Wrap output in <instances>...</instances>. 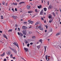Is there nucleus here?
I'll use <instances>...</instances> for the list:
<instances>
[{"label":"nucleus","mask_w":61,"mask_h":61,"mask_svg":"<svg viewBox=\"0 0 61 61\" xmlns=\"http://www.w3.org/2000/svg\"><path fill=\"white\" fill-rule=\"evenodd\" d=\"M24 35H26V31L25 30H24L22 31Z\"/></svg>","instance_id":"obj_1"},{"label":"nucleus","mask_w":61,"mask_h":61,"mask_svg":"<svg viewBox=\"0 0 61 61\" xmlns=\"http://www.w3.org/2000/svg\"><path fill=\"white\" fill-rule=\"evenodd\" d=\"M41 27V26H39L38 27V28H40Z\"/></svg>","instance_id":"obj_47"},{"label":"nucleus","mask_w":61,"mask_h":61,"mask_svg":"<svg viewBox=\"0 0 61 61\" xmlns=\"http://www.w3.org/2000/svg\"><path fill=\"white\" fill-rule=\"evenodd\" d=\"M33 11H29L28 13H29V14H30V13H32V12Z\"/></svg>","instance_id":"obj_23"},{"label":"nucleus","mask_w":61,"mask_h":61,"mask_svg":"<svg viewBox=\"0 0 61 61\" xmlns=\"http://www.w3.org/2000/svg\"><path fill=\"white\" fill-rule=\"evenodd\" d=\"M18 35H20V36H23V34H22V33H19V32H18Z\"/></svg>","instance_id":"obj_4"},{"label":"nucleus","mask_w":61,"mask_h":61,"mask_svg":"<svg viewBox=\"0 0 61 61\" xmlns=\"http://www.w3.org/2000/svg\"><path fill=\"white\" fill-rule=\"evenodd\" d=\"M24 24H27V22H24Z\"/></svg>","instance_id":"obj_37"},{"label":"nucleus","mask_w":61,"mask_h":61,"mask_svg":"<svg viewBox=\"0 0 61 61\" xmlns=\"http://www.w3.org/2000/svg\"><path fill=\"white\" fill-rule=\"evenodd\" d=\"M45 26L46 27V29H47V28L48 27V26H47L46 25Z\"/></svg>","instance_id":"obj_41"},{"label":"nucleus","mask_w":61,"mask_h":61,"mask_svg":"<svg viewBox=\"0 0 61 61\" xmlns=\"http://www.w3.org/2000/svg\"><path fill=\"white\" fill-rule=\"evenodd\" d=\"M13 44H14L15 46H16L17 47H18V48L19 47V46H18V44H16V43L15 42L14 43H13Z\"/></svg>","instance_id":"obj_3"},{"label":"nucleus","mask_w":61,"mask_h":61,"mask_svg":"<svg viewBox=\"0 0 61 61\" xmlns=\"http://www.w3.org/2000/svg\"><path fill=\"white\" fill-rule=\"evenodd\" d=\"M5 2H2V4H3V5H4L5 4Z\"/></svg>","instance_id":"obj_45"},{"label":"nucleus","mask_w":61,"mask_h":61,"mask_svg":"<svg viewBox=\"0 0 61 61\" xmlns=\"http://www.w3.org/2000/svg\"><path fill=\"white\" fill-rule=\"evenodd\" d=\"M38 8H39V9H40L41 8H42V5L38 6Z\"/></svg>","instance_id":"obj_10"},{"label":"nucleus","mask_w":61,"mask_h":61,"mask_svg":"<svg viewBox=\"0 0 61 61\" xmlns=\"http://www.w3.org/2000/svg\"><path fill=\"white\" fill-rule=\"evenodd\" d=\"M42 1V3H43V0H41Z\"/></svg>","instance_id":"obj_64"},{"label":"nucleus","mask_w":61,"mask_h":61,"mask_svg":"<svg viewBox=\"0 0 61 61\" xmlns=\"http://www.w3.org/2000/svg\"><path fill=\"white\" fill-rule=\"evenodd\" d=\"M26 7L28 9H30V7L29 5H27Z\"/></svg>","instance_id":"obj_17"},{"label":"nucleus","mask_w":61,"mask_h":61,"mask_svg":"<svg viewBox=\"0 0 61 61\" xmlns=\"http://www.w3.org/2000/svg\"><path fill=\"white\" fill-rule=\"evenodd\" d=\"M22 28L23 29H25L27 28V27L25 26H23L22 27Z\"/></svg>","instance_id":"obj_5"},{"label":"nucleus","mask_w":61,"mask_h":61,"mask_svg":"<svg viewBox=\"0 0 61 61\" xmlns=\"http://www.w3.org/2000/svg\"><path fill=\"white\" fill-rule=\"evenodd\" d=\"M43 10H41V11L40 12V14L41 15H42L43 14Z\"/></svg>","instance_id":"obj_18"},{"label":"nucleus","mask_w":61,"mask_h":61,"mask_svg":"<svg viewBox=\"0 0 61 61\" xmlns=\"http://www.w3.org/2000/svg\"><path fill=\"white\" fill-rule=\"evenodd\" d=\"M10 56V57L11 58H12V56Z\"/></svg>","instance_id":"obj_60"},{"label":"nucleus","mask_w":61,"mask_h":61,"mask_svg":"<svg viewBox=\"0 0 61 61\" xmlns=\"http://www.w3.org/2000/svg\"><path fill=\"white\" fill-rule=\"evenodd\" d=\"M0 43H1V44H3V41H0Z\"/></svg>","instance_id":"obj_39"},{"label":"nucleus","mask_w":61,"mask_h":61,"mask_svg":"<svg viewBox=\"0 0 61 61\" xmlns=\"http://www.w3.org/2000/svg\"><path fill=\"white\" fill-rule=\"evenodd\" d=\"M28 21L30 23V24H33V22L32 21H30V20H29Z\"/></svg>","instance_id":"obj_7"},{"label":"nucleus","mask_w":61,"mask_h":61,"mask_svg":"<svg viewBox=\"0 0 61 61\" xmlns=\"http://www.w3.org/2000/svg\"><path fill=\"white\" fill-rule=\"evenodd\" d=\"M15 11H17V9L16 8L15 9Z\"/></svg>","instance_id":"obj_43"},{"label":"nucleus","mask_w":61,"mask_h":61,"mask_svg":"<svg viewBox=\"0 0 61 61\" xmlns=\"http://www.w3.org/2000/svg\"><path fill=\"white\" fill-rule=\"evenodd\" d=\"M11 10H12V11H13V12H14V8H12V9Z\"/></svg>","instance_id":"obj_38"},{"label":"nucleus","mask_w":61,"mask_h":61,"mask_svg":"<svg viewBox=\"0 0 61 61\" xmlns=\"http://www.w3.org/2000/svg\"><path fill=\"white\" fill-rule=\"evenodd\" d=\"M17 30V28H15V30Z\"/></svg>","instance_id":"obj_56"},{"label":"nucleus","mask_w":61,"mask_h":61,"mask_svg":"<svg viewBox=\"0 0 61 61\" xmlns=\"http://www.w3.org/2000/svg\"><path fill=\"white\" fill-rule=\"evenodd\" d=\"M15 27H17V24H15Z\"/></svg>","instance_id":"obj_46"},{"label":"nucleus","mask_w":61,"mask_h":61,"mask_svg":"<svg viewBox=\"0 0 61 61\" xmlns=\"http://www.w3.org/2000/svg\"><path fill=\"white\" fill-rule=\"evenodd\" d=\"M41 19L42 20H43L44 19V18H43L42 17L41 18Z\"/></svg>","instance_id":"obj_49"},{"label":"nucleus","mask_w":61,"mask_h":61,"mask_svg":"<svg viewBox=\"0 0 61 61\" xmlns=\"http://www.w3.org/2000/svg\"><path fill=\"white\" fill-rule=\"evenodd\" d=\"M52 20H50V21H49V23H51L52 22Z\"/></svg>","instance_id":"obj_29"},{"label":"nucleus","mask_w":61,"mask_h":61,"mask_svg":"<svg viewBox=\"0 0 61 61\" xmlns=\"http://www.w3.org/2000/svg\"><path fill=\"white\" fill-rule=\"evenodd\" d=\"M3 16H1V19H3Z\"/></svg>","instance_id":"obj_40"},{"label":"nucleus","mask_w":61,"mask_h":61,"mask_svg":"<svg viewBox=\"0 0 61 61\" xmlns=\"http://www.w3.org/2000/svg\"><path fill=\"white\" fill-rule=\"evenodd\" d=\"M52 16L51 15H50L49 16V19H50L51 18H52Z\"/></svg>","instance_id":"obj_13"},{"label":"nucleus","mask_w":61,"mask_h":61,"mask_svg":"<svg viewBox=\"0 0 61 61\" xmlns=\"http://www.w3.org/2000/svg\"><path fill=\"white\" fill-rule=\"evenodd\" d=\"M30 45V44L29 43L27 44V46L29 47V46Z\"/></svg>","instance_id":"obj_34"},{"label":"nucleus","mask_w":61,"mask_h":61,"mask_svg":"<svg viewBox=\"0 0 61 61\" xmlns=\"http://www.w3.org/2000/svg\"><path fill=\"white\" fill-rule=\"evenodd\" d=\"M35 38H36V36H34L32 37V38H33V39H35Z\"/></svg>","instance_id":"obj_31"},{"label":"nucleus","mask_w":61,"mask_h":61,"mask_svg":"<svg viewBox=\"0 0 61 61\" xmlns=\"http://www.w3.org/2000/svg\"><path fill=\"white\" fill-rule=\"evenodd\" d=\"M39 23H38V22H36V23H35V25H38V24Z\"/></svg>","instance_id":"obj_27"},{"label":"nucleus","mask_w":61,"mask_h":61,"mask_svg":"<svg viewBox=\"0 0 61 61\" xmlns=\"http://www.w3.org/2000/svg\"><path fill=\"white\" fill-rule=\"evenodd\" d=\"M30 44L31 45H33V43H32V42H31V43H30Z\"/></svg>","instance_id":"obj_48"},{"label":"nucleus","mask_w":61,"mask_h":61,"mask_svg":"<svg viewBox=\"0 0 61 61\" xmlns=\"http://www.w3.org/2000/svg\"><path fill=\"white\" fill-rule=\"evenodd\" d=\"M35 11L37 13L38 12V11H37V9H35Z\"/></svg>","instance_id":"obj_32"},{"label":"nucleus","mask_w":61,"mask_h":61,"mask_svg":"<svg viewBox=\"0 0 61 61\" xmlns=\"http://www.w3.org/2000/svg\"><path fill=\"white\" fill-rule=\"evenodd\" d=\"M5 55V52H3V54L1 55V56H4Z\"/></svg>","instance_id":"obj_11"},{"label":"nucleus","mask_w":61,"mask_h":61,"mask_svg":"<svg viewBox=\"0 0 61 61\" xmlns=\"http://www.w3.org/2000/svg\"><path fill=\"white\" fill-rule=\"evenodd\" d=\"M2 32H3L2 31H1V30H0V33H2Z\"/></svg>","instance_id":"obj_52"},{"label":"nucleus","mask_w":61,"mask_h":61,"mask_svg":"<svg viewBox=\"0 0 61 61\" xmlns=\"http://www.w3.org/2000/svg\"><path fill=\"white\" fill-rule=\"evenodd\" d=\"M24 37V38H25L26 37V36L25 35H24L23 36Z\"/></svg>","instance_id":"obj_51"},{"label":"nucleus","mask_w":61,"mask_h":61,"mask_svg":"<svg viewBox=\"0 0 61 61\" xmlns=\"http://www.w3.org/2000/svg\"><path fill=\"white\" fill-rule=\"evenodd\" d=\"M48 41H49V40H50V39H48Z\"/></svg>","instance_id":"obj_62"},{"label":"nucleus","mask_w":61,"mask_h":61,"mask_svg":"<svg viewBox=\"0 0 61 61\" xmlns=\"http://www.w3.org/2000/svg\"><path fill=\"white\" fill-rule=\"evenodd\" d=\"M47 3H48V5H49V1H47Z\"/></svg>","instance_id":"obj_42"},{"label":"nucleus","mask_w":61,"mask_h":61,"mask_svg":"<svg viewBox=\"0 0 61 61\" xmlns=\"http://www.w3.org/2000/svg\"><path fill=\"white\" fill-rule=\"evenodd\" d=\"M44 23H46V21H45L44 22Z\"/></svg>","instance_id":"obj_61"},{"label":"nucleus","mask_w":61,"mask_h":61,"mask_svg":"<svg viewBox=\"0 0 61 61\" xmlns=\"http://www.w3.org/2000/svg\"><path fill=\"white\" fill-rule=\"evenodd\" d=\"M6 6H7V3L6 4Z\"/></svg>","instance_id":"obj_59"},{"label":"nucleus","mask_w":61,"mask_h":61,"mask_svg":"<svg viewBox=\"0 0 61 61\" xmlns=\"http://www.w3.org/2000/svg\"><path fill=\"white\" fill-rule=\"evenodd\" d=\"M13 18L14 19H15L16 18V16H12Z\"/></svg>","instance_id":"obj_26"},{"label":"nucleus","mask_w":61,"mask_h":61,"mask_svg":"<svg viewBox=\"0 0 61 61\" xmlns=\"http://www.w3.org/2000/svg\"><path fill=\"white\" fill-rule=\"evenodd\" d=\"M47 31V30H46L45 31V32H46Z\"/></svg>","instance_id":"obj_57"},{"label":"nucleus","mask_w":61,"mask_h":61,"mask_svg":"<svg viewBox=\"0 0 61 61\" xmlns=\"http://www.w3.org/2000/svg\"><path fill=\"white\" fill-rule=\"evenodd\" d=\"M43 9L45 11H46V10H47L46 8H44Z\"/></svg>","instance_id":"obj_22"},{"label":"nucleus","mask_w":61,"mask_h":61,"mask_svg":"<svg viewBox=\"0 0 61 61\" xmlns=\"http://www.w3.org/2000/svg\"><path fill=\"white\" fill-rule=\"evenodd\" d=\"M20 0H17V2H19Z\"/></svg>","instance_id":"obj_54"},{"label":"nucleus","mask_w":61,"mask_h":61,"mask_svg":"<svg viewBox=\"0 0 61 61\" xmlns=\"http://www.w3.org/2000/svg\"><path fill=\"white\" fill-rule=\"evenodd\" d=\"M24 50L25 51V52H27L28 51V48L25 47L24 48Z\"/></svg>","instance_id":"obj_6"},{"label":"nucleus","mask_w":61,"mask_h":61,"mask_svg":"<svg viewBox=\"0 0 61 61\" xmlns=\"http://www.w3.org/2000/svg\"><path fill=\"white\" fill-rule=\"evenodd\" d=\"M60 35V33H57L56 34V36H58Z\"/></svg>","instance_id":"obj_30"},{"label":"nucleus","mask_w":61,"mask_h":61,"mask_svg":"<svg viewBox=\"0 0 61 61\" xmlns=\"http://www.w3.org/2000/svg\"><path fill=\"white\" fill-rule=\"evenodd\" d=\"M3 37L4 38H6V39H8L7 38V37H6V36L4 34L3 35Z\"/></svg>","instance_id":"obj_12"},{"label":"nucleus","mask_w":61,"mask_h":61,"mask_svg":"<svg viewBox=\"0 0 61 61\" xmlns=\"http://www.w3.org/2000/svg\"><path fill=\"white\" fill-rule=\"evenodd\" d=\"M40 30H43V27H41L40 28Z\"/></svg>","instance_id":"obj_21"},{"label":"nucleus","mask_w":61,"mask_h":61,"mask_svg":"<svg viewBox=\"0 0 61 61\" xmlns=\"http://www.w3.org/2000/svg\"><path fill=\"white\" fill-rule=\"evenodd\" d=\"M31 27H32L30 26V27H29L28 28H31Z\"/></svg>","instance_id":"obj_58"},{"label":"nucleus","mask_w":61,"mask_h":61,"mask_svg":"<svg viewBox=\"0 0 61 61\" xmlns=\"http://www.w3.org/2000/svg\"><path fill=\"white\" fill-rule=\"evenodd\" d=\"M14 52L15 54H17V51H16V50H14V51H13Z\"/></svg>","instance_id":"obj_25"},{"label":"nucleus","mask_w":61,"mask_h":61,"mask_svg":"<svg viewBox=\"0 0 61 61\" xmlns=\"http://www.w3.org/2000/svg\"><path fill=\"white\" fill-rule=\"evenodd\" d=\"M52 7H53V6L52 5H49L48 7V9H51L52 8Z\"/></svg>","instance_id":"obj_8"},{"label":"nucleus","mask_w":61,"mask_h":61,"mask_svg":"<svg viewBox=\"0 0 61 61\" xmlns=\"http://www.w3.org/2000/svg\"><path fill=\"white\" fill-rule=\"evenodd\" d=\"M32 33V32L31 31H30L29 32V34H31Z\"/></svg>","instance_id":"obj_36"},{"label":"nucleus","mask_w":61,"mask_h":61,"mask_svg":"<svg viewBox=\"0 0 61 61\" xmlns=\"http://www.w3.org/2000/svg\"><path fill=\"white\" fill-rule=\"evenodd\" d=\"M37 48H38V49L39 48H40V45H39L38 46H37Z\"/></svg>","instance_id":"obj_20"},{"label":"nucleus","mask_w":61,"mask_h":61,"mask_svg":"<svg viewBox=\"0 0 61 61\" xmlns=\"http://www.w3.org/2000/svg\"><path fill=\"white\" fill-rule=\"evenodd\" d=\"M11 52V51H7L6 52V54L8 56H10V53Z\"/></svg>","instance_id":"obj_2"},{"label":"nucleus","mask_w":61,"mask_h":61,"mask_svg":"<svg viewBox=\"0 0 61 61\" xmlns=\"http://www.w3.org/2000/svg\"><path fill=\"white\" fill-rule=\"evenodd\" d=\"M44 49H45V51H44V52L45 53L46 52V46H44Z\"/></svg>","instance_id":"obj_14"},{"label":"nucleus","mask_w":61,"mask_h":61,"mask_svg":"<svg viewBox=\"0 0 61 61\" xmlns=\"http://www.w3.org/2000/svg\"><path fill=\"white\" fill-rule=\"evenodd\" d=\"M13 5H17V3H13Z\"/></svg>","instance_id":"obj_33"},{"label":"nucleus","mask_w":61,"mask_h":61,"mask_svg":"<svg viewBox=\"0 0 61 61\" xmlns=\"http://www.w3.org/2000/svg\"><path fill=\"white\" fill-rule=\"evenodd\" d=\"M9 47L10 49L11 50H12V51H15V49H14L10 47Z\"/></svg>","instance_id":"obj_9"},{"label":"nucleus","mask_w":61,"mask_h":61,"mask_svg":"<svg viewBox=\"0 0 61 61\" xmlns=\"http://www.w3.org/2000/svg\"><path fill=\"white\" fill-rule=\"evenodd\" d=\"M4 61H6V59H4Z\"/></svg>","instance_id":"obj_44"},{"label":"nucleus","mask_w":61,"mask_h":61,"mask_svg":"<svg viewBox=\"0 0 61 61\" xmlns=\"http://www.w3.org/2000/svg\"><path fill=\"white\" fill-rule=\"evenodd\" d=\"M18 29L19 31H20V28H18Z\"/></svg>","instance_id":"obj_53"},{"label":"nucleus","mask_w":61,"mask_h":61,"mask_svg":"<svg viewBox=\"0 0 61 61\" xmlns=\"http://www.w3.org/2000/svg\"><path fill=\"white\" fill-rule=\"evenodd\" d=\"M10 56H13V54H10Z\"/></svg>","instance_id":"obj_50"},{"label":"nucleus","mask_w":61,"mask_h":61,"mask_svg":"<svg viewBox=\"0 0 61 61\" xmlns=\"http://www.w3.org/2000/svg\"><path fill=\"white\" fill-rule=\"evenodd\" d=\"M13 59H15V57H13Z\"/></svg>","instance_id":"obj_55"},{"label":"nucleus","mask_w":61,"mask_h":61,"mask_svg":"<svg viewBox=\"0 0 61 61\" xmlns=\"http://www.w3.org/2000/svg\"><path fill=\"white\" fill-rule=\"evenodd\" d=\"M52 14L53 15L54 17L56 16V14H55V13H54V12H52Z\"/></svg>","instance_id":"obj_15"},{"label":"nucleus","mask_w":61,"mask_h":61,"mask_svg":"<svg viewBox=\"0 0 61 61\" xmlns=\"http://www.w3.org/2000/svg\"><path fill=\"white\" fill-rule=\"evenodd\" d=\"M47 56H47V55H46L45 56V58H46V60H47Z\"/></svg>","instance_id":"obj_24"},{"label":"nucleus","mask_w":61,"mask_h":61,"mask_svg":"<svg viewBox=\"0 0 61 61\" xmlns=\"http://www.w3.org/2000/svg\"><path fill=\"white\" fill-rule=\"evenodd\" d=\"M39 41L41 42V43H42V39H41Z\"/></svg>","instance_id":"obj_16"},{"label":"nucleus","mask_w":61,"mask_h":61,"mask_svg":"<svg viewBox=\"0 0 61 61\" xmlns=\"http://www.w3.org/2000/svg\"><path fill=\"white\" fill-rule=\"evenodd\" d=\"M24 3L25 2H22L19 3V4L20 5H21V4H24Z\"/></svg>","instance_id":"obj_19"},{"label":"nucleus","mask_w":61,"mask_h":61,"mask_svg":"<svg viewBox=\"0 0 61 61\" xmlns=\"http://www.w3.org/2000/svg\"><path fill=\"white\" fill-rule=\"evenodd\" d=\"M25 43H26V44H27L28 43V41H26V40H25Z\"/></svg>","instance_id":"obj_28"},{"label":"nucleus","mask_w":61,"mask_h":61,"mask_svg":"<svg viewBox=\"0 0 61 61\" xmlns=\"http://www.w3.org/2000/svg\"><path fill=\"white\" fill-rule=\"evenodd\" d=\"M55 10H56H56H57V9H56V8H55Z\"/></svg>","instance_id":"obj_63"},{"label":"nucleus","mask_w":61,"mask_h":61,"mask_svg":"<svg viewBox=\"0 0 61 61\" xmlns=\"http://www.w3.org/2000/svg\"><path fill=\"white\" fill-rule=\"evenodd\" d=\"M10 32H12V29H10V30H8V32H10Z\"/></svg>","instance_id":"obj_35"}]
</instances>
